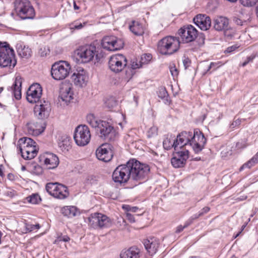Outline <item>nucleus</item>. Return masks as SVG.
<instances>
[{"instance_id":"nucleus-2","label":"nucleus","mask_w":258,"mask_h":258,"mask_svg":"<svg viewBox=\"0 0 258 258\" xmlns=\"http://www.w3.org/2000/svg\"><path fill=\"white\" fill-rule=\"evenodd\" d=\"M179 37L168 36L159 41L158 51L163 55H169L178 51L180 47Z\"/></svg>"},{"instance_id":"nucleus-30","label":"nucleus","mask_w":258,"mask_h":258,"mask_svg":"<svg viewBox=\"0 0 258 258\" xmlns=\"http://www.w3.org/2000/svg\"><path fill=\"white\" fill-rule=\"evenodd\" d=\"M131 31L136 35L140 36L144 34L143 27L141 23L136 21H132L129 26Z\"/></svg>"},{"instance_id":"nucleus-53","label":"nucleus","mask_w":258,"mask_h":258,"mask_svg":"<svg viewBox=\"0 0 258 258\" xmlns=\"http://www.w3.org/2000/svg\"><path fill=\"white\" fill-rule=\"evenodd\" d=\"M126 217L127 219L131 223H134L136 221L135 218V216L134 215H132L130 213H126Z\"/></svg>"},{"instance_id":"nucleus-5","label":"nucleus","mask_w":258,"mask_h":258,"mask_svg":"<svg viewBox=\"0 0 258 258\" xmlns=\"http://www.w3.org/2000/svg\"><path fill=\"white\" fill-rule=\"evenodd\" d=\"M71 71V66L66 61L55 62L51 67V75L55 80H61L68 76Z\"/></svg>"},{"instance_id":"nucleus-21","label":"nucleus","mask_w":258,"mask_h":258,"mask_svg":"<svg viewBox=\"0 0 258 258\" xmlns=\"http://www.w3.org/2000/svg\"><path fill=\"white\" fill-rule=\"evenodd\" d=\"M194 23L202 30H208L211 25L210 18L204 14L197 15L193 19Z\"/></svg>"},{"instance_id":"nucleus-49","label":"nucleus","mask_w":258,"mask_h":258,"mask_svg":"<svg viewBox=\"0 0 258 258\" xmlns=\"http://www.w3.org/2000/svg\"><path fill=\"white\" fill-rule=\"evenodd\" d=\"M196 38L197 39V41L199 45H201L204 44L205 37L204 34L203 33L199 34L198 33V36Z\"/></svg>"},{"instance_id":"nucleus-34","label":"nucleus","mask_w":258,"mask_h":258,"mask_svg":"<svg viewBox=\"0 0 258 258\" xmlns=\"http://www.w3.org/2000/svg\"><path fill=\"white\" fill-rule=\"evenodd\" d=\"M17 52L20 56L28 58L31 55V49L28 46L20 45L17 47Z\"/></svg>"},{"instance_id":"nucleus-12","label":"nucleus","mask_w":258,"mask_h":258,"mask_svg":"<svg viewBox=\"0 0 258 258\" xmlns=\"http://www.w3.org/2000/svg\"><path fill=\"white\" fill-rule=\"evenodd\" d=\"M37 103V104L34 108L35 116L40 119L47 118L49 116L51 109L50 102L43 98Z\"/></svg>"},{"instance_id":"nucleus-11","label":"nucleus","mask_w":258,"mask_h":258,"mask_svg":"<svg viewBox=\"0 0 258 258\" xmlns=\"http://www.w3.org/2000/svg\"><path fill=\"white\" fill-rule=\"evenodd\" d=\"M90 132L87 125H80L76 127L74 139L78 146H84L87 145L90 142Z\"/></svg>"},{"instance_id":"nucleus-50","label":"nucleus","mask_w":258,"mask_h":258,"mask_svg":"<svg viewBox=\"0 0 258 258\" xmlns=\"http://www.w3.org/2000/svg\"><path fill=\"white\" fill-rule=\"evenodd\" d=\"M182 62L185 69H187L190 66L191 60L188 57L184 56L182 59Z\"/></svg>"},{"instance_id":"nucleus-9","label":"nucleus","mask_w":258,"mask_h":258,"mask_svg":"<svg viewBox=\"0 0 258 258\" xmlns=\"http://www.w3.org/2000/svg\"><path fill=\"white\" fill-rule=\"evenodd\" d=\"M130 167L128 161L126 164H121L118 166L114 170L112 174V179L115 182L125 183L129 180H131V174L129 172Z\"/></svg>"},{"instance_id":"nucleus-15","label":"nucleus","mask_w":258,"mask_h":258,"mask_svg":"<svg viewBox=\"0 0 258 258\" xmlns=\"http://www.w3.org/2000/svg\"><path fill=\"white\" fill-rule=\"evenodd\" d=\"M178 35L182 42L188 43L196 39L198 36V31L191 25H188L179 29Z\"/></svg>"},{"instance_id":"nucleus-22","label":"nucleus","mask_w":258,"mask_h":258,"mask_svg":"<svg viewBox=\"0 0 258 258\" xmlns=\"http://www.w3.org/2000/svg\"><path fill=\"white\" fill-rule=\"evenodd\" d=\"M88 78L86 71L83 69L74 73L71 77L74 84L80 87H83L86 85Z\"/></svg>"},{"instance_id":"nucleus-3","label":"nucleus","mask_w":258,"mask_h":258,"mask_svg":"<svg viewBox=\"0 0 258 258\" xmlns=\"http://www.w3.org/2000/svg\"><path fill=\"white\" fill-rule=\"evenodd\" d=\"M16 63L13 48L7 42H0V67L5 68L12 66L14 68Z\"/></svg>"},{"instance_id":"nucleus-14","label":"nucleus","mask_w":258,"mask_h":258,"mask_svg":"<svg viewBox=\"0 0 258 258\" xmlns=\"http://www.w3.org/2000/svg\"><path fill=\"white\" fill-rule=\"evenodd\" d=\"M95 131L100 138L108 140H112L115 133L113 127L104 120L100 121Z\"/></svg>"},{"instance_id":"nucleus-52","label":"nucleus","mask_w":258,"mask_h":258,"mask_svg":"<svg viewBox=\"0 0 258 258\" xmlns=\"http://www.w3.org/2000/svg\"><path fill=\"white\" fill-rule=\"evenodd\" d=\"M148 133V136L149 137H153L154 135H157V128L155 126L152 127L149 129Z\"/></svg>"},{"instance_id":"nucleus-28","label":"nucleus","mask_w":258,"mask_h":258,"mask_svg":"<svg viewBox=\"0 0 258 258\" xmlns=\"http://www.w3.org/2000/svg\"><path fill=\"white\" fill-rule=\"evenodd\" d=\"M177 141H176L175 136H172L171 135H167L166 138L163 142V146L165 150H168L172 148H174L175 150L177 148Z\"/></svg>"},{"instance_id":"nucleus-20","label":"nucleus","mask_w":258,"mask_h":258,"mask_svg":"<svg viewBox=\"0 0 258 258\" xmlns=\"http://www.w3.org/2000/svg\"><path fill=\"white\" fill-rule=\"evenodd\" d=\"M188 151L174 152V156L171 159L172 166L175 168L183 167L185 164L186 159L188 157Z\"/></svg>"},{"instance_id":"nucleus-61","label":"nucleus","mask_w":258,"mask_h":258,"mask_svg":"<svg viewBox=\"0 0 258 258\" xmlns=\"http://www.w3.org/2000/svg\"><path fill=\"white\" fill-rule=\"evenodd\" d=\"M128 208L130 209V212L135 213L137 212V211L139 210V208L137 207H128Z\"/></svg>"},{"instance_id":"nucleus-8","label":"nucleus","mask_w":258,"mask_h":258,"mask_svg":"<svg viewBox=\"0 0 258 258\" xmlns=\"http://www.w3.org/2000/svg\"><path fill=\"white\" fill-rule=\"evenodd\" d=\"M89 225L93 228H104L111 225L110 219L105 215L94 213L88 218Z\"/></svg>"},{"instance_id":"nucleus-36","label":"nucleus","mask_w":258,"mask_h":258,"mask_svg":"<svg viewBox=\"0 0 258 258\" xmlns=\"http://www.w3.org/2000/svg\"><path fill=\"white\" fill-rule=\"evenodd\" d=\"M258 163V152L249 161L245 163L240 167L239 171H241L244 169L247 168H250L252 166H254L255 164Z\"/></svg>"},{"instance_id":"nucleus-56","label":"nucleus","mask_w":258,"mask_h":258,"mask_svg":"<svg viewBox=\"0 0 258 258\" xmlns=\"http://www.w3.org/2000/svg\"><path fill=\"white\" fill-rule=\"evenodd\" d=\"M83 25L82 23H79L78 24H73L72 26L71 27V29L74 30V29H77L79 30L83 28Z\"/></svg>"},{"instance_id":"nucleus-13","label":"nucleus","mask_w":258,"mask_h":258,"mask_svg":"<svg viewBox=\"0 0 258 258\" xmlns=\"http://www.w3.org/2000/svg\"><path fill=\"white\" fill-rule=\"evenodd\" d=\"M207 140L203 133L199 129L196 128L194 131V135H191V146L195 153L200 152L204 147Z\"/></svg>"},{"instance_id":"nucleus-24","label":"nucleus","mask_w":258,"mask_h":258,"mask_svg":"<svg viewBox=\"0 0 258 258\" xmlns=\"http://www.w3.org/2000/svg\"><path fill=\"white\" fill-rule=\"evenodd\" d=\"M214 29L219 31L227 30L229 28V20L224 17H219L214 20Z\"/></svg>"},{"instance_id":"nucleus-64","label":"nucleus","mask_w":258,"mask_h":258,"mask_svg":"<svg viewBox=\"0 0 258 258\" xmlns=\"http://www.w3.org/2000/svg\"><path fill=\"white\" fill-rule=\"evenodd\" d=\"M8 178L10 180H13L14 179V175L12 173H9L8 175Z\"/></svg>"},{"instance_id":"nucleus-45","label":"nucleus","mask_w":258,"mask_h":258,"mask_svg":"<svg viewBox=\"0 0 258 258\" xmlns=\"http://www.w3.org/2000/svg\"><path fill=\"white\" fill-rule=\"evenodd\" d=\"M152 58V56L151 54H144L141 57L140 62L143 64H147L150 61Z\"/></svg>"},{"instance_id":"nucleus-23","label":"nucleus","mask_w":258,"mask_h":258,"mask_svg":"<svg viewBox=\"0 0 258 258\" xmlns=\"http://www.w3.org/2000/svg\"><path fill=\"white\" fill-rule=\"evenodd\" d=\"M191 132L183 131L179 134L176 138H175L176 141H177V146H179L180 148H182L187 145L190 146V143H191Z\"/></svg>"},{"instance_id":"nucleus-55","label":"nucleus","mask_w":258,"mask_h":258,"mask_svg":"<svg viewBox=\"0 0 258 258\" xmlns=\"http://www.w3.org/2000/svg\"><path fill=\"white\" fill-rule=\"evenodd\" d=\"M233 21L237 25L242 26L243 25L242 20L237 17H233Z\"/></svg>"},{"instance_id":"nucleus-60","label":"nucleus","mask_w":258,"mask_h":258,"mask_svg":"<svg viewBox=\"0 0 258 258\" xmlns=\"http://www.w3.org/2000/svg\"><path fill=\"white\" fill-rule=\"evenodd\" d=\"M40 226L39 224H37L35 225H32L31 226L30 231H32V230H36V229H38L40 228Z\"/></svg>"},{"instance_id":"nucleus-1","label":"nucleus","mask_w":258,"mask_h":258,"mask_svg":"<svg viewBox=\"0 0 258 258\" xmlns=\"http://www.w3.org/2000/svg\"><path fill=\"white\" fill-rule=\"evenodd\" d=\"M131 180L136 182V184L146 181L150 169L148 165L143 164L135 159L128 161Z\"/></svg>"},{"instance_id":"nucleus-47","label":"nucleus","mask_w":258,"mask_h":258,"mask_svg":"<svg viewBox=\"0 0 258 258\" xmlns=\"http://www.w3.org/2000/svg\"><path fill=\"white\" fill-rule=\"evenodd\" d=\"M19 150L30 151V152H35L36 153H38V147L37 146V145H32V146H30V147L27 148H20Z\"/></svg>"},{"instance_id":"nucleus-16","label":"nucleus","mask_w":258,"mask_h":258,"mask_svg":"<svg viewBox=\"0 0 258 258\" xmlns=\"http://www.w3.org/2000/svg\"><path fill=\"white\" fill-rule=\"evenodd\" d=\"M126 58L123 55L117 54L110 58L108 65L112 71L118 73L126 65Z\"/></svg>"},{"instance_id":"nucleus-27","label":"nucleus","mask_w":258,"mask_h":258,"mask_svg":"<svg viewBox=\"0 0 258 258\" xmlns=\"http://www.w3.org/2000/svg\"><path fill=\"white\" fill-rule=\"evenodd\" d=\"M22 80V79L20 76H17L15 78V81L11 87L13 94L17 100H19L21 98Z\"/></svg>"},{"instance_id":"nucleus-57","label":"nucleus","mask_w":258,"mask_h":258,"mask_svg":"<svg viewBox=\"0 0 258 258\" xmlns=\"http://www.w3.org/2000/svg\"><path fill=\"white\" fill-rule=\"evenodd\" d=\"M237 47L236 46L233 45L230 47H228L225 50L226 53H230L233 51H234Z\"/></svg>"},{"instance_id":"nucleus-25","label":"nucleus","mask_w":258,"mask_h":258,"mask_svg":"<svg viewBox=\"0 0 258 258\" xmlns=\"http://www.w3.org/2000/svg\"><path fill=\"white\" fill-rule=\"evenodd\" d=\"M140 250L136 246H132L127 249H123L120 253V258H139Z\"/></svg>"},{"instance_id":"nucleus-44","label":"nucleus","mask_w":258,"mask_h":258,"mask_svg":"<svg viewBox=\"0 0 258 258\" xmlns=\"http://www.w3.org/2000/svg\"><path fill=\"white\" fill-rule=\"evenodd\" d=\"M38 53L41 57L46 56L50 53L49 47L47 46H42L40 48Z\"/></svg>"},{"instance_id":"nucleus-6","label":"nucleus","mask_w":258,"mask_h":258,"mask_svg":"<svg viewBox=\"0 0 258 258\" xmlns=\"http://www.w3.org/2000/svg\"><path fill=\"white\" fill-rule=\"evenodd\" d=\"M45 189L50 195L58 199H65L69 196L68 187L58 182L47 183Z\"/></svg>"},{"instance_id":"nucleus-32","label":"nucleus","mask_w":258,"mask_h":258,"mask_svg":"<svg viewBox=\"0 0 258 258\" xmlns=\"http://www.w3.org/2000/svg\"><path fill=\"white\" fill-rule=\"evenodd\" d=\"M71 87H67L64 90L62 89L59 97L62 101L66 103L70 102V101L73 98V93L71 92Z\"/></svg>"},{"instance_id":"nucleus-4","label":"nucleus","mask_w":258,"mask_h":258,"mask_svg":"<svg viewBox=\"0 0 258 258\" xmlns=\"http://www.w3.org/2000/svg\"><path fill=\"white\" fill-rule=\"evenodd\" d=\"M14 4L15 10L21 19L33 18L34 9L28 0H15Z\"/></svg>"},{"instance_id":"nucleus-42","label":"nucleus","mask_w":258,"mask_h":258,"mask_svg":"<svg viewBox=\"0 0 258 258\" xmlns=\"http://www.w3.org/2000/svg\"><path fill=\"white\" fill-rule=\"evenodd\" d=\"M239 1L243 6L250 7L255 6L258 0H239Z\"/></svg>"},{"instance_id":"nucleus-59","label":"nucleus","mask_w":258,"mask_h":258,"mask_svg":"<svg viewBox=\"0 0 258 258\" xmlns=\"http://www.w3.org/2000/svg\"><path fill=\"white\" fill-rule=\"evenodd\" d=\"M170 72L172 76H176L178 74L177 70L175 67H171L170 68Z\"/></svg>"},{"instance_id":"nucleus-7","label":"nucleus","mask_w":258,"mask_h":258,"mask_svg":"<svg viewBox=\"0 0 258 258\" xmlns=\"http://www.w3.org/2000/svg\"><path fill=\"white\" fill-rule=\"evenodd\" d=\"M96 53V47L92 45H84L80 46L75 51V55L79 60L83 63H87L92 60ZM97 58L98 55L96 54Z\"/></svg>"},{"instance_id":"nucleus-40","label":"nucleus","mask_w":258,"mask_h":258,"mask_svg":"<svg viewBox=\"0 0 258 258\" xmlns=\"http://www.w3.org/2000/svg\"><path fill=\"white\" fill-rule=\"evenodd\" d=\"M28 202L33 204H37L41 201V198L38 194H33L27 198Z\"/></svg>"},{"instance_id":"nucleus-43","label":"nucleus","mask_w":258,"mask_h":258,"mask_svg":"<svg viewBox=\"0 0 258 258\" xmlns=\"http://www.w3.org/2000/svg\"><path fill=\"white\" fill-rule=\"evenodd\" d=\"M105 107L112 109L117 105V101L113 98L107 99L105 102Z\"/></svg>"},{"instance_id":"nucleus-46","label":"nucleus","mask_w":258,"mask_h":258,"mask_svg":"<svg viewBox=\"0 0 258 258\" xmlns=\"http://www.w3.org/2000/svg\"><path fill=\"white\" fill-rule=\"evenodd\" d=\"M70 240V237L67 235H63L61 234L59 235L54 241V244H58L60 241L68 242Z\"/></svg>"},{"instance_id":"nucleus-19","label":"nucleus","mask_w":258,"mask_h":258,"mask_svg":"<svg viewBox=\"0 0 258 258\" xmlns=\"http://www.w3.org/2000/svg\"><path fill=\"white\" fill-rule=\"evenodd\" d=\"M112 146L108 144L101 145L96 151L97 158L104 162L110 161L113 157V152L111 150Z\"/></svg>"},{"instance_id":"nucleus-39","label":"nucleus","mask_w":258,"mask_h":258,"mask_svg":"<svg viewBox=\"0 0 258 258\" xmlns=\"http://www.w3.org/2000/svg\"><path fill=\"white\" fill-rule=\"evenodd\" d=\"M158 96L162 99H165L167 100L168 97V94L166 88L164 87H160L158 88L157 92Z\"/></svg>"},{"instance_id":"nucleus-37","label":"nucleus","mask_w":258,"mask_h":258,"mask_svg":"<svg viewBox=\"0 0 258 258\" xmlns=\"http://www.w3.org/2000/svg\"><path fill=\"white\" fill-rule=\"evenodd\" d=\"M87 122L96 130L101 120L97 119L93 114H90L87 116Z\"/></svg>"},{"instance_id":"nucleus-41","label":"nucleus","mask_w":258,"mask_h":258,"mask_svg":"<svg viewBox=\"0 0 258 258\" xmlns=\"http://www.w3.org/2000/svg\"><path fill=\"white\" fill-rule=\"evenodd\" d=\"M210 208L209 207H205L201 209L198 213L194 214L191 217L192 220L199 218L200 217L203 216L209 212Z\"/></svg>"},{"instance_id":"nucleus-38","label":"nucleus","mask_w":258,"mask_h":258,"mask_svg":"<svg viewBox=\"0 0 258 258\" xmlns=\"http://www.w3.org/2000/svg\"><path fill=\"white\" fill-rule=\"evenodd\" d=\"M22 157L25 160H31L34 158L37 153L34 152H30V151H22L20 150Z\"/></svg>"},{"instance_id":"nucleus-35","label":"nucleus","mask_w":258,"mask_h":258,"mask_svg":"<svg viewBox=\"0 0 258 258\" xmlns=\"http://www.w3.org/2000/svg\"><path fill=\"white\" fill-rule=\"evenodd\" d=\"M18 142L19 143V150L20 148H27L32 145H37L36 143L34 140L28 137H23L20 139Z\"/></svg>"},{"instance_id":"nucleus-63","label":"nucleus","mask_w":258,"mask_h":258,"mask_svg":"<svg viewBox=\"0 0 258 258\" xmlns=\"http://www.w3.org/2000/svg\"><path fill=\"white\" fill-rule=\"evenodd\" d=\"M128 207H131V206H130L129 205H123L122 206V208L123 209L125 210L127 212H130V209L128 208ZM127 213H129V212H127Z\"/></svg>"},{"instance_id":"nucleus-48","label":"nucleus","mask_w":258,"mask_h":258,"mask_svg":"<svg viewBox=\"0 0 258 258\" xmlns=\"http://www.w3.org/2000/svg\"><path fill=\"white\" fill-rule=\"evenodd\" d=\"M33 173L36 175H41L43 173V169L39 165H35L34 166L33 171Z\"/></svg>"},{"instance_id":"nucleus-10","label":"nucleus","mask_w":258,"mask_h":258,"mask_svg":"<svg viewBox=\"0 0 258 258\" xmlns=\"http://www.w3.org/2000/svg\"><path fill=\"white\" fill-rule=\"evenodd\" d=\"M101 46L104 49L115 51L123 48L124 41L113 35L105 36L102 39Z\"/></svg>"},{"instance_id":"nucleus-31","label":"nucleus","mask_w":258,"mask_h":258,"mask_svg":"<svg viewBox=\"0 0 258 258\" xmlns=\"http://www.w3.org/2000/svg\"><path fill=\"white\" fill-rule=\"evenodd\" d=\"M58 146L63 152L69 151L71 148L70 138L66 135L61 136L58 142Z\"/></svg>"},{"instance_id":"nucleus-51","label":"nucleus","mask_w":258,"mask_h":258,"mask_svg":"<svg viewBox=\"0 0 258 258\" xmlns=\"http://www.w3.org/2000/svg\"><path fill=\"white\" fill-rule=\"evenodd\" d=\"M255 57V55H254V54H252L250 56H248L246 58V59L241 64V66L243 67H244L249 62H251Z\"/></svg>"},{"instance_id":"nucleus-17","label":"nucleus","mask_w":258,"mask_h":258,"mask_svg":"<svg viewBox=\"0 0 258 258\" xmlns=\"http://www.w3.org/2000/svg\"><path fill=\"white\" fill-rule=\"evenodd\" d=\"M42 88L38 83H34L31 85L27 92L26 98L30 103H36L40 101L42 95Z\"/></svg>"},{"instance_id":"nucleus-26","label":"nucleus","mask_w":258,"mask_h":258,"mask_svg":"<svg viewBox=\"0 0 258 258\" xmlns=\"http://www.w3.org/2000/svg\"><path fill=\"white\" fill-rule=\"evenodd\" d=\"M144 245L148 252L151 255L156 253L159 247L158 241L154 238L145 240Z\"/></svg>"},{"instance_id":"nucleus-18","label":"nucleus","mask_w":258,"mask_h":258,"mask_svg":"<svg viewBox=\"0 0 258 258\" xmlns=\"http://www.w3.org/2000/svg\"><path fill=\"white\" fill-rule=\"evenodd\" d=\"M39 162L43 164L48 169H53L59 164V159L56 155L50 153H45L38 157Z\"/></svg>"},{"instance_id":"nucleus-29","label":"nucleus","mask_w":258,"mask_h":258,"mask_svg":"<svg viewBox=\"0 0 258 258\" xmlns=\"http://www.w3.org/2000/svg\"><path fill=\"white\" fill-rule=\"evenodd\" d=\"M39 124L37 122H29L26 124L28 133L34 136H38L41 134L44 130V127L38 128Z\"/></svg>"},{"instance_id":"nucleus-54","label":"nucleus","mask_w":258,"mask_h":258,"mask_svg":"<svg viewBox=\"0 0 258 258\" xmlns=\"http://www.w3.org/2000/svg\"><path fill=\"white\" fill-rule=\"evenodd\" d=\"M142 63H141L140 62V61L139 62V63H138L137 62H136V61H133L132 64H131V68L134 69V70H135L136 69H139L140 68V67H142Z\"/></svg>"},{"instance_id":"nucleus-58","label":"nucleus","mask_w":258,"mask_h":258,"mask_svg":"<svg viewBox=\"0 0 258 258\" xmlns=\"http://www.w3.org/2000/svg\"><path fill=\"white\" fill-rule=\"evenodd\" d=\"M188 226V224L185 225L184 226L181 225H179L177 227V229L176 230V233H180L185 228H186Z\"/></svg>"},{"instance_id":"nucleus-62","label":"nucleus","mask_w":258,"mask_h":258,"mask_svg":"<svg viewBox=\"0 0 258 258\" xmlns=\"http://www.w3.org/2000/svg\"><path fill=\"white\" fill-rule=\"evenodd\" d=\"M214 66H215V63L214 62H211L210 64L207 68L206 73L209 72L210 70V69Z\"/></svg>"},{"instance_id":"nucleus-33","label":"nucleus","mask_w":258,"mask_h":258,"mask_svg":"<svg viewBox=\"0 0 258 258\" xmlns=\"http://www.w3.org/2000/svg\"><path fill=\"white\" fill-rule=\"evenodd\" d=\"M62 214L68 218H72L77 215V209L75 206H66L61 209Z\"/></svg>"}]
</instances>
